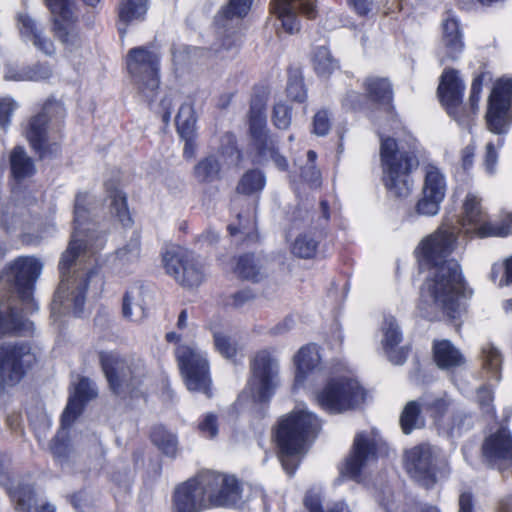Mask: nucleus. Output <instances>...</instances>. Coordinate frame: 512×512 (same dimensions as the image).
Returning <instances> with one entry per match:
<instances>
[{
  "label": "nucleus",
  "mask_w": 512,
  "mask_h": 512,
  "mask_svg": "<svg viewBox=\"0 0 512 512\" xmlns=\"http://www.w3.org/2000/svg\"><path fill=\"white\" fill-rule=\"evenodd\" d=\"M201 484L204 494H207L209 507L232 508L242 499L243 487L234 475L215 471L201 473Z\"/></svg>",
  "instance_id": "14"
},
{
  "label": "nucleus",
  "mask_w": 512,
  "mask_h": 512,
  "mask_svg": "<svg viewBox=\"0 0 512 512\" xmlns=\"http://www.w3.org/2000/svg\"><path fill=\"white\" fill-rule=\"evenodd\" d=\"M405 469L425 489L433 488L437 482L436 457L427 445H417L406 452Z\"/></svg>",
  "instance_id": "19"
},
{
  "label": "nucleus",
  "mask_w": 512,
  "mask_h": 512,
  "mask_svg": "<svg viewBox=\"0 0 512 512\" xmlns=\"http://www.w3.org/2000/svg\"><path fill=\"white\" fill-rule=\"evenodd\" d=\"M26 323L22 309L13 302L0 278V339L22 334Z\"/></svg>",
  "instance_id": "25"
},
{
  "label": "nucleus",
  "mask_w": 512,
  "mask_h": 512,
  "mask_svg": "<svg viewBox=\"0 0 512 512\" xmlns=\"http://www.w3.org/2000/svg\"><path fill=\"white\" fill-rule=\"evenodd\" d=\"M89 215L88 193L78 192L75 196L73 210V233L58 263L60 282L53 296V301L60 304L65 300L70 301L75 316H80L83 313L90 282L99 277L97 267H92L85 272L75 270L71 274L72 267L87 249L86 241L78 236L82 232V226L88 221Z\"/></svg>",
  "instance_id": "2"
},
{
  "label": "nucleus",
  "mask_w": 512,
  "mask_h": 512,
  "mask_svg": "<svg viewBox=\"0 0 512 512\" xmlns=\"http://www.w3.org/2000/svg\"><path fill=\"white\" fill-rule=\"evenodd\" d=\"M320 430V419L306 410H293L278 419L272 438L277 457L288 475L295 474L300 457L307 452Z\"/></svg>",
  "instance_id": "3"
},
{
  "label": "nucleus",
  "mask_w": 512,
  "mask_h": 512,
  "mask_svg": "<svg viewBox=\"0 0 512 512\" xmlns=\"http://www.w3.org/2000/svg\"><path fill=\"white\" fill-rule=\"evenodd\" d=\"M17 105L11 98H0V128L6 130L11 124Z\"/></svg>",
  "instance_id": "60"
},
{
  "label": "nucleus",
  "mask_w": 512,
  "mask_h": 512,
  "mask_svg": "<svg viewBox=\"0 0 512 512\" xmlns=\"http://www.w3.org/2000/svg\"><path fill=\"white\" fill-rule=\"evenodd\" d=\"M266 184V177L259 169H249L240 178L236 192L241 195L250 196L262 191Z\"/></svg>",
  "instance_id": "42"
},
{
  "label": "nucleus",
  "mask_w": 512,
  "mask_h": 512,
  "mask_svg": "<svg viewBox=\"0 0 512 512\" xmlns=\"http://www.w3.org/2000/svg\"><path fill=\"white\" fill-rule=\"evenodd\" d=\"M253 96L248 113V135L251 144L260 159H271L278 170L286 172L289 169L287 158L279 151L278 139L267 127L265 114L269 88L264 85L253 87Z\"/></svg>",
  "instance_id": "5"
},
{
  "label": "nucleus",
  "mask_w": 512,
  "mask_h": 512,
  "mask_svg": "<svg viewBox=\"0 0 512 512\" xmlns=\"http://www.w3.org/2000/svg\"><path fill=\"white\" fill-rule=\"evenodd\" d=\"M465 84L458 70L445 68L440 77L437 96L446 113L458 124L468 122L470 113L463 103Z\"/></svg>",
  "instance_id": "17"
},
{
  "label": "nucleus",
  "mask_w": 512,
  "mask_h": 512,
  "mask_svg": "<svg viewBox=\"0 0 512 512\" xmlns=\"http://www.w3.org/2000/svg\"><path fill=\"white\" fill-rule=\"evenodd\" d=\"M270 12L281 21L283 29L293 34L300 29V23L292 8V0H271Z\"/></svg>",
  "instance_id": "38"
},
{
  "label": "nucleus",
  "mask_w": 512,
  "mask_h": 512,
  "mask_svg": "<svg viewBox=\"0 0 512 512\" xmlns=\"http://www.w3.org/2000/svg\"><path fill=\"white\" fill-rule=\"evenodd\" d=\"M125 65L132 85L152 106L161 84L160 55L146 46L133 47L125 57Z\"/></svg>",
  "instance_id": "8"
},
{
  "label": "nucleus",
  "mask_w": 512,
  "mask_h": 512,
  "mask_svg": "<svg viewBox=\"0 0 512 512\" xmlns=\"http://www.w3.org/2000/svg\"><path fill=\"white\" fill-rule=\"evenodd\" d=\"M10 178L16 184L35 176L37 170L34 159L31 158L25 148L16 145L9 153Z\"/></svg>",
  "instance_id": "30"
},
{
  "label": "nucleus",
  "mask_w": 512,
  "mask_h": 512,
  "mask_svg": "<svg viewBox=\"0 0 512 512\" xmlns=\"http://www.w3.org/2000/svg\"><path fill=\"white\" fill-rule=\"evenodd\" d=\"M42 267L34 256H19L8 265L7 275L12 276V283L22 301L32 298Z\"/></svg>",
  "instance_id": "21"
},
{
  "label": "nucleus",
  "mask_w": 512,
  "mask_h": 512,
  "mask_svg": "<svg viewBox=\"0 0 512 512\" xmlns=\"http://www.w3.org/2000/svg\"><path fill=\"white\" fill-rule=\"evenodd\" d=\"M465 237L469 239H486L492 236H483L481 231H497L498 222L488 220L487 213L482 208L481 199L472 193H468L462 205L459 219Z\"/></svg>",
  "instance_id": "22"
},
{
  "label": "nucleus",
  "mask_w": 512,
  "mask_h": 512,
  "mask_svg": "<svg viewBox=\"0 0 512 512\" xmlns=\"http://www.w3.org/2000/svg\"><path fill=\"white\" fill-rule=\"evenodd\" d=\"M311 62L319 77L329 78L340 69L339 61L332 56L327 46H317L312 52Z\"/></svg>",
  "instance_id": "39"
},
{
  "label": "nucleus",
  "mask_w": 512,
  "mask_h": 512,
  "mask_svg": "<svg viewBox=\"0 0 512 512\" xmlns=\"http://www.w3.org/2000/svg\"><path fill=\"white\" fill-rule=\"evenodd\" d=\"M308 164L301 168L300 176L307 183H315L320 180L321 173L317 169V153L314 150L307 151Z\"/></svg>",
  "instance_id": "54"
},
{
  "label": "nucleus",
  "mask_w": 512,
  "mask_h": 512,
  "mask_svg": "<svg viewBox=\"0 0 512 512\" xmlns=\"http://www.w3.org/2000/svg\"><path fill=\"white\" fill-rule=\"evenodd\" d=\"M262 266L254 253L247 252L236 257L233 272L240 280L258 283L262 280Z\"/></svg>",
  "instance_id": "35"
},
{
  "label": "nucleus",
  "mask_w": 512,
  "mask_h": 512,
  "mask_svg": "<svg viewBox=\"0 0 512 512\" xmlns=\"http://www.w3.org/2000/svg\"><path fill=\"white\" fill-rule=\"evenodd\" d=\"M0 483L17 512H32L37 505V491L34 484L20 482L14 486L10 483V479L0 480Z\"/></svg>",
  "instance_id": "29"
},
{
  "label": "nucleus",
  "mask_w": 512,
  "mask_h": 512,
  "mask_svg": "<svg viewBox=\"0 0 512 512\" xmlns=\"http://www.w3.org/2000/svg\"><path fill=\"white\" fill-rule=\"evenodd\" d=\"M487 129L497 135L506 134L512 125V79L501 77L493 85L485 114Z\"/></svg>",
  "instance_id": "13"
},
{
  "label": "nucleus",
  "mask_w": 512,
  "mask_h": 512,
  "mask_svg": "<svg viewBox=\"0 0 512 512\" xmlns=\"http://www.w3.org/2000/svg\"><path fill=\"white\" fill-rule=\"evenodd\" d=\"M442 41L446 50L447 58L456 60L464 50L463 34L459 21L449 15L442 23Z\"/></svg>",
  "instance_id": "31"
},
{
  "label": "nucleus",
  "mask_w": 512,
  "mask_h": 512,
  "mask_svg": "<svg viewBox=\"0 0 512 512\" xmlns=\"http://www.w3.org/2000/svg\"><path fill=\"white\" fill-rule=\"evenodd\" d=\"M215 349L225 358L234 359L237 355V345L231 340L229 336H226L220 332H216L213 335Z\"/></svg>",
  "instance_id": "53"
},
{
  "label": "nucleus",
  "mask_w": 512,
  "mask_h": 512,
  "mask_svg": "<svg viewBox=\"0 0 512 512\" xmlns=\"http://www.w3.org/2000/svg\"><path fill=\"white\" fill-rule=\"evenodd\" d=\"M150 441L164 455L175 458L178 451L177 435L172 433L165 425L155 424L151 427L149 433Z\"/></svg>",
  "instance_id": "36"
},
{
  "label": "nucleus",
  "mask_w": 512,
  "mask_h": 512,
  "mask_svg": "<svg viewBox=\"0 0 512 512\" xmlns=\"http://www.w3.org/2000/svg\"><path fill=\"white\" fill-rule=\"evenodd\" d=\"M98 360L109 389L114 394L138 397L146 376L144 364L127 359L115 351H99Z\"/></svg>",
  "instance_id": "7"
},
{
  "label": "nucleus",
  "mask_w": 512,
  "mask_h": 512,
  "mask_svg": "<svg viewBox=\"0 0 512 512\" xmlns=\"http://www.w3.org/2000/svg\"><path fill=\"white\" fill-rule=\"evenodd\" d=\"M201 473L176 486L172 495L173 512H202L210 509L207 494L202 493Z\"/></svg>",
  "instance_id": "24"
},
{
  "label": "nucleus",
  "mask_w": 512,
  "mask_h": 512,
  "mask_svg": "<svg viewBox=\"0 0 512 512\" xmlns=\"http://www.w3.org/2000/svg\"><path fill=\"white\" fill-rule=\"evenodd\" d=\"M95 395V392L90 387L89 380L83 377L79 380L74 388V392L70 396L88 403Z\"/></svg>",
  "instance_id": "61"
},
{
  "label": "nucleus",
  "mask_w": 512,
  "mask_h": 512,
  "mask_svg": "<svg viewBox=\"0 0 512 512\" xmlns=\"http://www.w3.org/2000/svg\"><path fill=\"white\" fill-rule=\"evenodd\" d=\"M86 404L83 400L69 396L67 405L61 414V427L63 429L69 428L83 413Z\"/></svg>",
  "instance_id": "47"
},
{
  "label": "nucleus",
  "mask_w": 512,
  "mask_h": 512,
  "mask_svg": "<svg viewBox=\"0 0 512 512\" xmlns=\"http://www.w3.org/2000/svg\"><path fill=\"white\" fill-rule=\"evenodd\" d=\"M254 0H228L227 4L221 8L217 18L222 20H232L234 18L243 19L251 9Z\"/></svg>",
  "instance_id": "46"
},
{
  "label": "nucleus",
  "mask_w": 512,
  "mask_h": 512,
  "mask_svg": "<svg viewBox=\"0 0 512 512\" xmlns=\"http://www.w3.org/2000/svg\"><path fill=\"white\" fill-rule=\"evenodd\" d=\"M287 72V97L293 102L305 103L308 95L302 70L300 68L289 67Z\"/></svg>",
  "instance_id": "41"
},
{
  "label": "nucleus",
  "mask_w": 512,
  "mask_h": 512,
  "mask_svg": "<svg viewBox=\"0 0 512 512\" xmlns=\"http://www.w3.org/2000/svg\"><path fill=\"white\" fill-rule=\"evenodd\" d=\"M377 459L378 444L376 440L369 437L366 432H359L354 437L342 473L353 480H358L367 463L377 461Z\"/></svg>",
  "instance_id": "23"
},
{
  "label": "nucleus",
  "mask_w": 512,
  "mask_h": 512,
  "mask_svg": "<svg viewBox=\"0 0 512 512\" xmlns=\"http://www.w3.org/2000/svg\"><path fill=\"white\" fill-rule=\"evenodd\" d=\"M457 240L458 236L452 228L441 225L418 243L413 256L419 272L429 273L424 281L428 296L447 321L460 330V319L467 311L464 301L470 299L474 291L460 263L450 258Z\"/></svg>",
  "instance_id": "1"
},
{
  "label": "nucleus",
  "mask_w": 512,
  "mask_h": 512,
  "mask_svg": "<svg viewBox=\"0 0 512 512\" xmlns=\"http://www.w3.org/2000/svg\"><path fill=\"white\" fill-rule=\"evenodd\" d=\"M485 77H486V72H480V73L476 74L472 80L470 96H469V104H470V109H471L472 114H475L478 109V104L480 101Z\"/></svg>",
  "instance_id": "55"
},
{
  "label": "nucleus",
  "mask_w": 512,
  "mask_h": 512,
  "mask_svg": "<svg viewBox=\"0 0 512 512\" xmlns=\"http://www.w3.org/2000/svg\"><path fill=\"white\" fill-rule=\"evenodd\" d=\"M332 126L331 113L328 109L318 110L312 119V130L311 132L317 136H326Z\"/></svg>",
  "instance_id": "51"
},
{
  "label": "nucleus",
  "mask_w": 512,
  "mask_h": 512,
  "mask_svg": "<svg viewBox=\"0 0 512 512\" xmlns=\"http://www.w3.org/2000/svg\"><path fill=\"white\" fill-rule=\"evenodd\" d=\"M348 8L359 18H370L378 7L377 0H346Z\"/></svg>",
  "instance_id": "52"
},
{
  "label": "nucleus",
  "mask_w": 512,
  "mask_h": 512,
  "mask_svg": "<svg viewBox=\"0 0 512 512\" xmlns=\"http://www.w3.org/2000/svg\"><path fill=\"white\" fill-rule=\"evenodd\" d=\"M198 431L210 439L215 438L219 432L218 419L213 413L205 414L198 423Z\"/></svg>",
  "instance_id": "58"
},
{
  "label": "nucleus",
  "mask_w": 512,
  "mask_h": 512,
  "mask_svg": "<svg viewBox=\"0 0 512 512\" xmlns=\"http://www.w3.org/2000/svg\"><path fill=\"white\" fill-rule=\"evenodd\" d=\"M18 21L21 25L20 33L29 37L33 42V45L38 50L47 55H51L54 52L53 42L42 35V32L38 29L36 22L29 15H20Z\"/></svg>",
  "instance_id": "37"
},
{
  "label": "nucleus",
  "mask_w": 512,
  "mask_h": 512,
  "mask_svg": "<svg viewBox=\"0 0 512 512\" xmlns=\"http://www.w3.org/2000/svg\"><path fill=\"white\" fill-rule=\"evenodd\" d=\"M367 398V390L353 377L329 378L315 394L317 405L329 414H342L361 407Z\"/></svg>",
  "instance_id": "9"
},
{
  "label": "nucleus",
  "mask_w": 512,
  "mask_h": 512,
  "mask_svg": "<svg viewBox=\"0 0 512 512\" xmlns=\"http://www.w3.org/2000/svg\"><path fill=\"white\" fill-rule=\"evenodd\" d=\"M175 124L177 133L185 141L183 156L185 159H191L196 152V117L192 104L184 103L180 106Z\"/></svg>",
  "instance_id": "27"
},
{
  "label": "nucleus",
  "mask_w": 512,
  "mask_h": 512,
  "mask_svg": "<svg viewBox=\"0 0 512 512\" xmlns=\"http://www.w3.org/2000/svg\"><path fill=\"white\" fill-rule=\"evenodd\" d=\"M389 361L394 365H402L406 362L410 348L406 346L384 349Z\"/></svg>",
  "instance_id": "64"
},
{
  "label": "nucleus",
  "mask_w": 512,
  "mask_h": 512,
  "mask_svg": "<svg viewBox=\"0 0 512 512\" xmlns=\"http://www.w3.org/2000/svg\"><path fill=\"white\" fill-rule=\"evenodd\" d=\"M255 298V294L252 292L251 289L246 288L239 290L235 292L234 294L230 295L229 297H226L223 300V305L225 307H233V308H240L248 301Z\"/></svg>",
  "instance_id": "59"
},
{
  "label": "nucleus",
  "mask_w": 512,
  "mask_h": 512,
  "mask_svg": "<svg viewBox=\"0 0 512 512\" xmlns=\"http://www.w3.org/2000/svg\"><path fill=\"white\" fill-rule=\"evenodd\" d=\"M484 353V368L492 372L499 370L502 362L501 353L494 347H490L483 351Z\"/></svg>",
  "instance_id": "62"
},
{
  "label": "nucleus",
  "mask_w": 512,
  "mask_h": 512,
  "mask_svg": "<svg viewBox=\"0 0 512 512\" xmlns=\"http://www.w3.org/2000/svg\"><path fill=\"white\" fill-rule=\"evenodd\" d=\"M175 358L187 389L211 398L212 379L207 358L188 345H178Z\"/></svg>",
  "instance_id": "12"
},
{
  "label": "nucleus",
  "mask_w": 512,
  "mask_h": 512,
  "mask_svg": "<svg viewBox=\"0 0 512 512\" xmlns=\"http://www.w3.org/2000/svg\"><path fill=\"white\" fill-rule=\"evenodd\" d=\"M70 443L67 436L56 434L50 442V451L58 460H66L69 456Z\"/></svg>",
  "instance_id": "57"
},
{
  "label": "nucleus",
  "mask_w": 512,
  "mask_h": 512,
  "mask_svg": "<svg viewBox=\"0 0 512 512\" xmlns=\"http://www.w3.org/2000/svg\"><path fill=\"white\" fill-rule=\"evenodd\" d=\"M362 90L371 105L383 109L387 114H395L394 87L388 77L369 75L361 83Z\"/></svg>",
  "instance_id": "26"
},
{
  "label": "nucleus",
  "mask_w": 512,
  "mask_h": 512,
  "mask_svg": "<svg viewBox=\"0 0 512 512\" xmlns=\"http://www.w3.org/2000/svg\"><path fill=\"white\" fill-rule=\"evenodd\" d=\"M380 159L383 167V183L386 189L397 198H406L411 192L409 176L418 166L414 152L399 151L397 140L390 136H380Z\"/></svg>",
  "instance_id": "6"
},
{
  "label": "nucleus",
  "mask_w": 512,
  "mask_h": 512,
  "mask_svg": "<svg viewBox=\"0 0 512 512\" xmlns=\"http://www.w3.org/2000/svg\"><path fill=\"white\" fill-rule=\"evenodd\" d=\"M368 104L370 103L364 91L361 93L355 90H348L341 100L342 107L353 112L366 109Z\"/></svg>",
  "instance_id": "50"
},
{
  "label": "nucleus",
  "mask_w": 512,
  "mask_h": 512,
  "mask_svg": "<svg viewBox=\"0 0 512 512\" xmlns=\"http://www.w3.org/2000/svg\"><path fill=\"white\" fill-rule=\"evenodd\" d=\"M149 5V0H119L117 5L118 21L124 26H128L134 21H144Z\"/></svg>",
  "instance_id": "34"
},
{
  "label": "nucleus",
  "mask_w": 512,
  "mask_h": 512,
  "mask_svg": "<svg viewBox=\"0 0 512 512\" xmlns=\"http://www.w3.org/2000/svg\"><path fill=\"white\" fill-rule=\"evenodd\" d=\"M402 341V333L394 320L387 323L384 329V338L382 341L383 349H391L398 346Z\"/></svg>",
  "instance_id": "56"
},
{
  "label": "nucleus",
  "mask_w": 512,
  "mask_h": 512,
  "mask_svg": "<svg viewBox=\"0 0 512 512\" xmlns=\"http://www.w3.org/2000/svg\"><path fill=\"white\" fill-rule=\"evenodd\" d=\"M421 412V405L419 402L412 400L406 403L399 419L401 430L405 435H409L415 429L423 426Z\"/></svg>",
  "instance_id": "43"
},
{
  "label": "nucleus",
  "mask_w": 512,
  "mask_h": 512,
  "mask_svg": "<svg viewBox=\"0 0 512 512\" xmlns=\"http://www.w3.org/2000/svg\"><path fill=\"white\" fill-rule=\"evenodd\" d=\"M250 370L248 386L254 402L269 403L278 386L279 367L276 358L268 349L259 350L250 361Z\"/></svg>",
  "instance_id": "11"
},
{
  "label": "nucleus",
  "mask_w": 512,
  "mask_h": 512,
  "mask_svg": "<svg viewBox=\"0 0 512 512\" xmlns=\"http://www.w3.org/2000/svg\"><path fill=\"white\" fill-rule=\"evenodd\" d=\"M104 190L107 199L110 200L109 210L111 215L116 218L123 227H131L134 223L131 216L128 198L126 193L119 188L115 180H108L104 183Z\"/></svg>",
  "instance_id": "28"
},
{
  "label": "nucleus",
  "mask_w": 512,
  "mask_h": 512,
  "mask_svg": "<svg viewBox=\"0 0 512 512\" xmlns=\"http://www.w3.org/2000/svg\"><path fill=\"white\" fill-rule=\"evenodd\" d=\"M319 354L314 345L301 347L294 356L295 377L294 386H302L308 375L317 367Z\"/></svg>",
  "instance_id": "32"
},
{
  "label": "nucleus",
  "mask_w": 512,
  "mask_h": 512,
  "mask_svg": "<svg viewBox=\"0 0 512 512\" xmlns=\"http://www.w3.org/2000/svg\"><path fill=\"white\" fill-rule=\"evenodd\" d=\"M481 232L483 236L507 237L512 234V214L507 215L498 222L497 231L483 229Z\"/></svg>",
  "instance_id": "63"
},
{
  "label": "nucleus",
  "mask_w": 512,
  "mask_h": 512,
  "mask_svg": "<svg viewBox=\"0 0 512 512\" xmlns=\"http://www.w3.org/2000/svg\"><path fill=\"white\" fill-rule=\"evenodd\" d=\"M319 242L307 233L299 234L292 246V253L301 259H312L316 256Z\"/></svg>",
  "instance_id": "45"
},
{
  "label": "nucleus",
  "mask_w": 512,
  "mask_h": 512,
  "mask_svg": "<svg viewBox=\"0 0 512 512\" xmlns=\"http://www.w3.org/2000/svg\"><path fill=\"white\" fill-rule=\"evenodd\" d=\"M446 179L442 171L433 164L425 167L422 196L415 205V211L422 216H435L446 195Z\"/></svg>",
  "instance_id": "18"
},
{
  "label": "nucleus",
  "mask_w": 512,
  "mask_h": 512,
  "mask_svg": "<svg viewBox=\"0 0 512 512\" xmlns=\"http://www.w3.org/2000/svg\"><path fill=\"white\" fill-rule=\"evenodd\" d=\"M65 116L63 104L49 98L40 111L29 118L24 136L39 160L56 158L61 154Z\"/></svg>",
  "instance_id": "4"
},
{
  "label": "nucleus",
  "mask_w": 512,
  "mask_h": 512,
  "mask_svg": "<svg viewBox=\"0 0 512 512\" xmlns=\"http://www.w3.org/2000/svg\"><path fill=\"white\" fill-rule=\"evenodd\" d=\"M51 14L52 32L67 48H78L82 44V33L72 0H44Z\"/></svg>",
  "instance_id": "15"
},
{
  "label": "nucleus",
  "mask_w": 512,
  "mask_h": 512,
  "mask_svg": "<svg viewBox=\"0 0 512 512\" xmlns=\"http://www.w3.org/2000/svg\"><path fill=\"white\" fill-rule=\"evenodd\" d=\"M37 364V356L28 341L0 344V392L20 384Z\"/></svg>",
  "instance_id": "10"
},
{
  "label": "nucleus",
  "mask_w": 512,
  "mask_h": 512,
  "mask_svg": "<svg viewBox=\"0 0 512 512\" xmlns=\"http://www.w3.org/2000/svg\"><path fill=\"white\" fill-rule=\"evenodd\" d=\"M483 459L500 471L512 467V433L506 426L498 427L488 434L481 444Z\"/></svg>",
  "instance_id": "20"
},
{
  "label": "nucleus",
  "mask_w": 512,
  "mask_h": 512,
  "mask_svg": "<svg viewBox=\"0 0 512 512\" xmlns=\"http://www.w3.org/2000/svg\"><path fill=\"white\" fill-rule=\"evenodd\" d=\"M271 120L277 129L287 130L292 121V107L283 102L274 104Z\"/></svg>",
  "instance_id": "49"
},
{
  "label": "nucleus",
  "mask_w": 512,
  "mask_h": 512,
  "mask_svg": "<svg viewBox=\"0 0 512 512\" xmlns=\"http://www.w3.org/2000/svg\"><path fill=\"white\" fill-rule=\"evenodd\" d=\"M433 360L440 369L461 366L465 359L450 340H434L432 344Z\"/></svg>",
  "instance_id": "33"
},
{
  "label": "nucleus",
  "mask_w": 512,
  "mask_h": 512,
  "mask_svg": "<svg viewBox=\"0 0 512 512\" xmlns=\"http://www.w3.org/2000/svg\"><path fill=\"white\" fill-rule=\"evenodd\" d=\"M220 155L225 159L228 165H231L235 168H240L244 155L243 151L238 147L237 141L235 137L229 139L226 144H223L219 148Z\"/></svg>",
  "instance_id": "48"
},
{
  "label": "nucleus",
  "mask_w": 512,
  "mask_h": 512,
  "mask_svg": "<svg viewBox=\"0 0 512 512\" xmlns=\"http://www.w3.org/2000/svg\"><path fill=\"white\" fill-rule=\"evenodd\" d=\"M193 175L199 183H211L221 179V164L214 155L202 158L194 167Z\"/></svg>",
  "instance_id": "40"
},
{
  "label": "nucleus",
  "mask_w": 512,
  "mask_h": 512,
  "mask_svg": "<svg viewBox=\"0 0 512 512\" xmlns=\"http://www.w3.org/2000/svg\"><path fill=\"white\" fill-rule=\"evenodd\" d=\"M303 505L308 512H350L349 508L341 502L333 503L324 510L322 496L313 490L306 492Z\"/></svg>",
  "instance_id": "44"
},
{
  "label": "nucleus",
  "mask_w": 512,
  "mask_h": 512,
  "mask_svg": "<svg viewBox=\"0 0 512 512\" xmlns=\"http://www.w3.org/2000/svg\"><path fill=\"white\" fill-rule=\"evenodd\" d=\"M163 266L166 273L183 287H198L205 280L204 264L191 251L180 248L166 251Z\"/></svg>",
  "instance_id": "16"
}]
</instances>
